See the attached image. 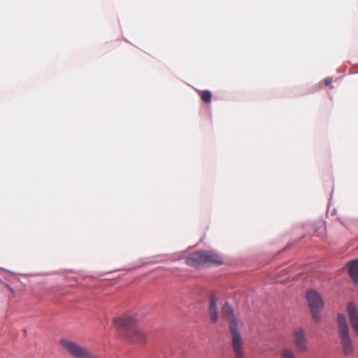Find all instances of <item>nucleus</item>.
<instances>
[{"mask_svg":"<svg viewBox=\"0 0 358 358\" xmlns=\"http://www.w3.org/2000/svg\"><path fill=\"white\" fill-rule=\"evenodd\" d=\"M113 325L119 334L131 343L145 341L147 335L140 329L136 320L131 316H121L113 320Z\"/></svg>","mask_w":358,"mask_h":358,"instance_id":"obj_1","label":"nucleus"},{"mask_svg":"<svg viewBox=\"0 0 358 358\" xmlns=\"http://www.w3.org/2000/svg\"><path fill=\"white\" fill-rule=\"evenodd\" d=\"M293 344L298 352L304 353L308 352V341L303 329L297 328L293 331Z\"/></svg>","mask_w":358,"mask_h":358,"instance_id":"obj_7","label":"nucleus"},{"mask_svg":"<svg viewBox=\"0 0 358 358\" xmlns=\"http://www.w3.org/2000/svg\"><path fill=\"white\" fill-rule=\"evenodd\" d=\"M306 298L313 320L315 322H320L321 320L320 311L324 306L322 296L316 291L310 290L307 292Z\"/></svg>","mask_w":358,"mask_h":358,"instance_id":"obj_6","label":"nucleus"},{"mask_svg":"<svg viewBox=\"0 0 358 358\" xmlns=\"http://www.w3.org/2000/svg\"><path fill=\"white\" fill-rule=\"evenodd\" d=\"M208 311L211 321L213 322H216L218 320V311L217 306V299L215 295L210 296Z\"/></svg>","mask_w":358,"mask_h":358,"instance_id":"obj_9","label":"nucleus"},{"mask_svg":"<svg viewBox=\"0 0 358 358\" xmlns=\"http://www.w3.org/2000/svg\"><path fill=\"white\" fill-rule=\"evenodd\" d=\"M332 83V78H327L324 79V84L326 85H329Z\"/></svg>","mask_w":358,"mask_h":358,"instance_id":"obj_13","label":"nucleus"},{"mask_svg":"<svg viewBox=\"0 0 358 358\" xmlns=\"http://www.w3.org/2000/svg\"><path fill=\"white\" fill-rule=\"evenodd\" d=\"M349 274L354 280V282L358 285V259L348 263Z\"/></svg>","mask_w":358,"mask_h":358,"instance_id":"obj_10","label":"nucleus"},{"mask_svg":"<svg viewBox=\"0 0 358 358\" xmlns=\"http://www.w3.org/2000/svg\"><path fill=\"white\" fill-rule=\"evenodd\" d=\"M222 317L229 322V329L232 337L231 344L235 358H244L242 338L237 329L238 321L234 315V310L228 303H226L222 308Z\"/></svg>","mask_w":358,"mask_h":358,"instance_id":"obj_2","label":"nucleus"},{"mask_svg":"<svg viewBox=\"0 0 358 358\" xmlns=\"http://www.w3.org/2000/svg\"><path fill=\"white\" fill-rule=\"evenodd\" d=\"M201 100L205 103H210L212 100V94L209 90H201L199 92Z\"/></svg>","mask_w":358,"mask_h":358,"instance_id":"obj_12","label":"nucleus"},{"mask_svg":"<svg viewBox=\"0 0 358 358\" xmlns=\"http://www.w3.org/2000/svg\"><path fill=\"white\" fill-rule=\"evenodd\" d=\"M347 311L349 320L355 334L358 336V309L353 302L348 303Z\"/></svg>","mask_w":358,"mask_h":358,"instance_id":"obj_8","label":"nucleus"},{"mask_svg":"<svg viewBox=\"0 0 358 358\" xmlns=\"http://www.w3.org/2000/svg\"><path fill=\"white\" fill-rule=\"evenodd\" d=\"M337 323L343 353L345 357L352 356L354 353L353 345L350 336L349 327L343 314L338 313Z\"/></svg>","mask_w":358,"mask_h":358,"instance_id":"obj_4","label":"nucleus"},{"mask_svg":"<svg viewBox=\"0 0 358 358\" xmlns=\"http://www.w3.org/2000/svg\"><path fill=\"white\" fill-rule=\"evenodd\" d=\"M187 264L199 268L220 265L222 264V258L211 251H197L189 254L185 260Z\"/></svg>","mask_w":358,"mask_h":358,"instance_id":"obj_3","label":"nucleus"},{"mask_svg":"<svg viewBox=\"0 0 358 358\" xmlns=\"http://www.w3.org/2000/svg\"><path fill=\"white\" fill-rule=\"evenodd\" d=\"M280 358H297V357L291 348H283L280 351Z\"/></svg>","mask_w":358,"mask_h":358,"instance_id":"obj_11","label":"nucleus"},{"mask_svg":"<svg viewBox=\"0 0 358 358\" xmlns=\"http://www.w3.org/2000/svg\"><path fill=\"white\" fill-rule=\"evenodd\" d=\"M60 345L73 358H101L88 348L71 341L62 340Z\"/></svg>","mask_w":358,"mask_h":358,"instance_id":"obj_5","label":"nucleus"}]
</instances>
